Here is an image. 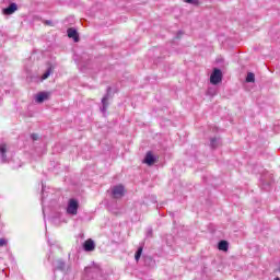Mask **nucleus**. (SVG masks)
Returning a JSON list of instances; mask_svg holds the SVG:
<instances>
[{
	"instance_id": "nucleus-1",
	"label": "nucleus",
	"mask_w": 280,
	"mask_h": 280,
	"mask_svg": "<svg viewBox=\"0 0 280 280\" xmlns=\"http://www.w3.org/2000/svg\"><path fill=\"white\" fill-rule=\"evenodd\" d=\"M80 207V203L75 199H70L68 201V208H67V213L70 215H78V209Z\"/></svg>"
},
{
	"instance_id": "nucleus-2",
	"label": "nucleus",
	"mask_w": 280,
	"mask_h": 280,
	"mask_svg": "<svg viewBox=\"0 0 280 280\" xmlns=\"http://www.w3.org/2000/svg\"><path fill=\"white\" fill-rule=\"evenodd\" d=\"M211 84H220L222 82V70L215 68L210 75Z\"/></svg>"
},
{
	"instance_id": "nucleus-3",
	"label": "nucleus",
	"mask_w": 280,
	"mask_h": 280,
	"mask_svg": "<svg viewBox=\"0 0 280 280\" xmlns=\"http://www.w3.org/2000/svg\"><path fill=\"white\" fill-rule=\"evenodd\" d=\"M112 194L114 198H124V196L126 195V188L124 187V185L114 186L112 188Z\"/></svg>"
},
{
	"instance_id": "nucleus-4",
	"label": "nucleus",
	"mask_w": 280,
	"mask_h": 280,
	"mask_svg": "<svg viewBox=\"0 0 280 280\" xmlns=\"http://www.w3.org/2000/svg\"><path fill=\"white\" fill-rule=\"evenodd\" d=\"M8 145L5 143L0 144V161L1 163H7L8 161Z\"/></svg>"
},
{
	"instance_id": "nucleus-5",
	"label": "nucleus",
	"mask_w": 280,
	"mask_h": 280,
	"mask_svg": "<svg viewBox=\"0 0 280 280\" xmlns=\"http://www.w3.org/2000/svg\"><path fill=\"white\" fill-rule=\"evenodd\" d=\"M143 163H145V165L152 166L154 163H156V156H154L152 152H148L144 156Z\"/></svg>"
},
{
	"instance_id": "nucleus-6",
	"label": "nucleus",
	"mask_w": 280,
	"mask_h": 280,
	"mask_svg": "<svg viewBox=\"0 0 280 280\" xmlns=\"http://www.w3.org/2000/svg\"><path fill=\"white\" fill-rule=\"evenodd\" d=\"M83 248L86 253H93V250H95V242L89 238L83 243Z\"/></svg>"
},
{
	"instance_id": "nucleus-7",
	"label": "nucleus",
	"mask_w": 280,
	"mask_h": 280,
	"mask_svg": "<svg viewBox=\"0 0 280 280\" xmlns=\"http://www.w3.org/2000/svg\"><path fill=\"white\" fill-rule=\"evenodd\" d=\"M49 92H39L36 97H35V102H37V104H43V102H46V100H49Z\"/></svg>"
},
{
	"instance_id": "nucleus-8",
	"label": "nucleus",
	"mask_w": 280,
	"mask_h": 280,
	"mask_svg": "<svg viewBox=\"0 0 280 280\" xmlns=\"http://www.w3.org/2000/svg\"><path fill=\"white\" fill-rule=\"evenodd\" d=\"M68 37L72 38L74 43H80V35L75 28H68L67 31Z\"/></svg>"
},
{
	"instance_id": "nucleus-9",
	"label": "nucleus",
	"mask_w": 280,
	"mask_h": 280,
	"mask_svg": "<svg viewBox=\"0 0 280 280\" xmlns=\"http://www.w3.org/2000/svg\"><path fill=\"white\" fill-rule=\"evenodd\" d=\"M16 10H19V7L16 5V3H11L8 8L3 9L2 12L3 14H7L8 16H10V14H14Z\"/></svg>"
},
{
	"instance_id": "nucleus-10",
	"label": "nucleus",
	"mask_w": 280,
	"mask_h": 280,
	"mask_svg": "<svg viewBox=\"0 0 280 280\" xmlns=\"http://www.w3.org/2000/svg\"><path fill=\"white\" fill-rule=\"evenodd\" d=\"M218 248L220 250H222L223 253H229V242H226V241L219 242Z\"/></svg>"
},
{
	"instance_id": "nucleus-11",
	"label": "nucleus",
	"mask_w": 280,
	"mask_h": 280,
	"mask_svg": "<svg viewBox=\"0 0 280 280\" xmlns=\"http://www.w3.org/2000/svg\"><path fill=\"white\" fill-rule=\"evenodd\" d=\"M102 104H103L102 112L106 113V109L108 108V95L102 98Z\"/></svg>"
},
{
	"instance_id": "nucleus-12",
	"label": "nucleus",
	"mask_w": 280,
	"mask_h": 280,
	"mask_svg": "<svg viewBox=\"0 0 280 280\" xmlns=\"http://www.w3.org/2000/svg\"><path fill=\"white\" fill-rule=\"evenodd\" d=\"M184 3H189L190 5H200V0H183Z\"/></svg>"
},
{
	"instance_id": "nucleus-13",
	"label": "nucleus",
	"mask_w": 280,
	"mask_h": 280,
	"mask_svg": "<svg viewBox=\"0 0 280 280\" xmlns=\"http://www.w3.org/2000/svg\"><path fill=\"white\" fill-rule=\"evenodd\" d=\"M246 82H255V73L249 72L246 77Z\"/></svg>"
},
{
	"instance_id": "nucleus-14",
	"label": "nucleus",
	"mask_w": 280,
	"mask_h": 280,
	"mask_svg": "<svg viewBox=\"0 0 280 280\" xmlns=\"http://www.w3.org/2000/svg\"><path fill=\"white\" fill-rule=\"evenodd\" d=\"M141 253H143V248H139L135 255L136 261H139L141 259Z\"/></svg>"
},
{
	"instance_id": "nucleus-15",
	"label": "nucleus",
	"mask_w": 280,
	"mask_h": 280,
	"mask_svg": "<svg viewBox=\"0 0 280 280\" xmlns=\"http://www.w3.org/2000/svg\"><path fill=\"white\" fill-rule=\"evenodd\" d=\"M51 75V68H49L43 75L42 80H47Z\"/></svg>"
},
{
	"instance_id": "nucleus-16",
	"label": "nucleus",
	"mask_w": 280,
	"mask_h": 280,
	"mask_svg": "<svg viewBox=\"0 0 280 280\" xmlns=\"http://www.w3.org/2000/svg\"><path fill=\"white\" fill-rule=\"evenodd\" d=\"M210 145H211V148H218V139L212 138Z\"/></svg>"
},
{
	"instance_id": "nucleus-17",
	"label": "nucleus",
	"mask_w": 280,
	"mask_h": 280,
	"mask_svg": "<svg viewBox=\"0 0 280 280\" xmlns=\"http://www.w3.org/2000/svg\"><path fill=\"white\" fill-rule=\"evenodd\" d=\"M8 241L5 238H0V246H7Z\"/></svg>"
},
{
	"instance_id": "nucleus-18",
	"label": "nucleus",
	"mask_w": 280,
	"mask_h": 280,
	"mask_svg": "<svg viewBox=\"0 0 280 280\" xmlns=\"http://www.w3.org/2000/svg\"><path fill=\"white\" fill-rule=\"evenodd\" d=\"M31 137H32V140H33V141L38 140V135H36V133H33Z\"/></svg>"
},
{
	"instance_id": "nucleus-19",
	"label": "nucleus",
	"mask_w": 280,
	"mask_h": 280,
	"mask_svg": "<svg viewBox=\"0 0 280 280\" xmlns=\"http://www.w3.org/2000/svg\"><path fill=\"white\" fill-rule=\"evenodd\" d=\"M275 280H280V278H279V277H277V278H275Z\"/></svg>"
},
{
	"instance_id": "nucleus-20",
	"label": "nucleus",
	"mask_w": 280,
	"mask_h": 280,
	"mask_svg": "<svg viewBox=\"0 0 280 280\" xmlns=\"http://www.w3.org/2000/svg\"><path fill=\"white\" fill-rule=\"evenodd\" d=\"M48 25H51V22H47Z\"/></svg>"
}]
</instances>
